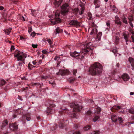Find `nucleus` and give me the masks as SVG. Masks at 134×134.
<instances>
[{"instance_id": "nucleus-1", "label": "nucleus", "mask_w": 134, "mask_h": 134, "mask_svg": "<svg viewBox=\"0 0 134 134\" xmlns=\"http://www.w3.org/2000/svg\"><path fill=\"white\" fill-rule=\"evenodd\" d=\"M103 67L102 65L98 62H95L92 64L89 70L90 74L93 76L100 75L102 72Z\"/></svg>"}, {"instance_id": "nucleus-2", "label": "nucleus", "mask_w": 134, "mask_h": 134, "mask_svg": "<svg viewBox=\"0 0 134 134\" xmlns=\"http://www.w3.org/2000/svg\"><path fill=\"white\" fill-rule=\"evenodd\" d=\"M14 57H16L17 59V61H23L26 57V54L23 52L19 51L16 54L14 55Z\"/></svg>"}, {"instance_id": "nucleus-3", "label": "nucleus", "mask_w": 134, "mask_h": 134, "mask_svg": "<svg viewBox=\"0 0 134 134\" xmlns=\"http://www.w3.org/2000/svg\"><path fill=\"white\" fill-rule=\"evenodd\" d=\"M61 13L63 15H65L69 12V5L67 3L63 4L60 7Z\"/></svg>"}, {"instance_id": "nucleus-4", "label": "nucleus", "mask_w": 134, "mask_h": 134, "mask_svg": "<svg viewBox=\"0 0 134 134\" xmlns=\"http://www.w3.org/2000/svg\"><path fill=\"white\" fill-rule=\"evenodd\" d=\"M92 43L89 42L84 45L85 48L82 50V54L87 55L88 52L92 49L91 48Z\"/></svg>"}, {"instance_id": "nucleus-5", "label": "nucleus", "mask_w": 134, "mask_h": 134, "mask_svg": "<svg viewBox=\"0 0 134 134\" xmlns=\"http://www.w3.org/2000/svg\"><path fill=\"white\" fill-rule=\"evenodd\" d=\"M71 108H73V111H79L81 109L82 107L76 102L71 103L70 104Z\"/></svg>"}, {"instance_id": "nucleus-6", "label": "nucleus", "mask_w": 134, "mask_h": 134, "mask_svg": "<svg viewBox=\"0 0 134 134\" xmlns=\"http://www.w3.org/2000/svg\"><path fill=\"white\" fill-rule=\"evenodd\" d=\"M82 51L80 53H78L76 51L74 52H71L70 53V55L74 57H76L77 56H79V58H84V56L86 54H82Z\"/></svg>"}, {"instance_id": "nucleus-7", "label": "nucleus", "mask_w": 134, "mask_h": 134, "mask_svg": "<svg viewBox=\"0 0 134 134\" xmlns=\"http://www.w3.org/2000/svg\"><path fill=\"white\" fill-rule=\"evenodd\" d=\"M70 25L76 27H79L81 26V23L75 20H71L69 23Z\"/></svg>"}, {"instance_id": "nucleus-8", "label": "nucleus", "mask_w": 134, "mask_h": 134, "mask_svg": "<svg viewBox=\"0 0 134 134\" xmlns=\"http://www.w3.org/2000/svg\"><path fill=\"white\" fill-rule=\"evenodd\" d=\"M51 22L52 24L53 25H55L59 23V11L58 10L55 13L54 19L52 20Z\"/></svg>"}, {"instance_id": "nucleus-9", "label": "nucleus", "mask_w": 134, "mask_h": 134, "mask_svg": "<svg viewBox=\"0 0 134 134\" xmlns=\"http://www.w3.org/2000/svg\"><path fill=\"white\" fill-rule=\"evenodd\" d=\"M67 124L68 123L66 120H62L60 121V124H59V127L62 128H63L67 126Z\"/></svg>"}, {"instance_id": "nucleus-10", "label": "nucleus", "mask_w": 134, "mask_h": 134, "mask_svg": "<svg viewBox=\"0 0 134 134\" xmlns=\"http://www.w3.org/2000/svg\"><path fill=\"white\" fill-rule=\"evenodd\" d=\"M69 71L68 70H59V75H64L66 74H68Z\"/></svg>"}, {"instance_id": "nucleus-11", "label": "nucleus", "mask_w": 134, "mask_h": 134, "mask_svg": "<svg viewBox=\"0 0 134 134\" xmlns=\"http://www.w3.org/2000/svg\"><path fill=\"white\" fill-rule=\"evenodd\" d=\"M94 4L95 6L96 9L98 8L100 6V2L99 0H94Z\"/></svg>"}, {"instance_id": "nucleus-12", "label": "nucleus", "mask_w": 134, "mask_h": 134, "mask_svg": "<svg viewBox=\"0 0 134 134\" xmlns=\"http://www.w3.org/2000/svg\"><path fill=\"white\" fill-rule=\"evenodd\" d=\"M122 79L124 81H127L130 79L129 76V75L127 74H124L121 76Z\"/></svg>"}, {"instance_id": "nucleus-13", "label": "nucleus", "mask_w": 134, "mask_h": 134, "mask_svg": "<svg viewBox=\"0 0 134 134\" xmlns=\"http://www.w3.org/2000/svg\"><path fill=\"white\" fill-rule=\"evenodd\" d=\"M128 18L129 20V23L132 28H133V26L132 23V21L133 20V16L132 15L129 16Z\"/></svg>"}, {"instance_id": "nucleus-14", "label": "nucleus", "mask_w": 134, "mask_h": 134, "mask_svg": "<svg viewBox=\"0 0 134 134\" xmlns=\"http://www.w3.org/2000/svg\"><path fill=\"white\" fill-rule=\"evenodd\" d=\"M129 61L130 63L132 66V69L133 70L134 69V59L132 58H129Z\"/></svg>"}, {"instance_id": "nucleus-15", "label": "nucleus", "mask_w": 134, "mask_h": 134, "mask_svg": "<svg viewBox=\"0 0 134 134\" xmlns=\"http://www.w3.org/2000/svg\"><path fill=\"white\" fill-rule=\"evenodd\" d=\"M10 127H12L13 128V129L14 130H17L18 128V125L16 124V123L13 124H10L9 125Z\"/></svg>"}, {"instance_id": "nucleus-16", "label": "nucleus", "mask_w": 134, "mask_h": 134, "mask_svg": "<svg viewBox=\"0 0 134 134\" xmlns=\"http://www.w3.org/2000/svg\"><path fill=\"white\" fill-rule=\"evenodd\" d=\"M115 22L116 24L118 25H121V22L119 17L116 16L115 17Z\"/></svg>"}, {"instance_id": "nucleus-17", "label": "nucleus", "mask_w": 134, "mask_h": 134, "mask_svg": "<svg viewBox=\"0 0 134 134\" xmlns=\"http://www.w3.org/2000/svg\"><path fill=\"white\" fill-rule=\"evenodd\" d=\"M111 118L113 121L116 122L117 120V119L115 115L113 114L111 116Z\"/></svg>"}, {"instance_id": "nucleus-18", "label": "nucleus", "mask_w": 134, "mask_h": 134, "mask_svg": "<svg viewBox=\"0 0 134 134\" xmlns=\"http://www.w3.org/2000/svg\"><path fill=\"white\" fill-rule=\"evenodd\" d=\"M97 32V29H94L92 28L91 32L90 33V34L91 35L92 34L95 35L96 34Z\"/></svg>"}, {"instance_id": "nucleus-19", "label": "nucleus", "mask_w": 134, "mask_h": 134, "mask_svg": "<svg viewBox=\"0 0 134 134\" xmlns=\"http://www.w3.org/2000/svg\"><path fill=\"white\" fill-rule=\"evenodd\" d=\"M12 29L11 27H10L8 29L5 30L4 32L5 34L6 35H9Z\"/></svg>"}, {"instance_id": "nucleus-20", "label": "nucleus", "mask_w": 134, "mask_h": 134, "mask_svg": "<svg viewBox=\"0 0 134 134\" xmlns=\"http://www.w3.org/2000/svg\"><path fill=\"white\" fill-rule=\"evenodd\" d=\"M110 8L114 12H116L118 11V9L114 5H110Z\"/></svg>"}, {"instance_id": "nucleus-21", "label": "nucleus", "mask_w": 134, "mask_h": 134, "mask_svg": "<svg viewBox=\"0 0 134 134\" xmlns=\"http://www.w3.org/2000/svg\"><path fill=\"white\" fill-rule=\"evenodd\" d=\"M119 37L118 36H115V40H114V43L115 44H118L119 41Z\"/></svg>"}, {"instance_id": "nucleus-22", "label": "nucleus", "mask_w": 134, "mask_h": 134, "mask_svg": "<svg viewBox=\"0 0 134 134\" xmlns=\"http://www.w3.org/2000/svg\"><path fill=\"white\" fill-rule=\"evenodd\" d=\"M102 35V33L101 32H99L97 34V39H98V40L99 41L100 40L101 37Z\"/></svg>"}, {"instance_id": "nucleus-23", "label": "nucleus", "mask_w": 134, "mask_h": 134, "mask_svg": "<svg viewBox=\"0 0 134 134\" xmlns=\"http://www.w3.org/2000/svg\"><path fill=\"white\" fill-rule=\"evenodd\" d=\"M59 33V28H57L55 31H54L53 34V36L54 37H55L57 34Z\"/></svg>"}, {"instance_id": "nucleus-24", "label": "nucleus", "mask_w": 134, "mask_h": 134, "mask_svg": "<svg viewBox=\"0 0 134 134\" xmlns=\"http://www.w3.org/2000/svg\"><path fill=\"white\" fill-rule=\"evenodd\" d=\"M100 118V116L99 115L96 116L93 119V121L94 122H96L98 121Z\"/></svg>"}, {"instance_id": "nucleus-25", "label": "nucleus", "mask_w": 134, "mask_h": 134, "mask_svg": "<svg viewBox=\"0 0 134 134\" xmlns=\"http://www.w3.org/2000/svg\"><path fill=\"white\" fill-rule=\"evenodd\" d=\"M122 21L123 22L126 24H128V22L125 16H123L122 18Z\"/></svg>"}, {"instance_id": "nucleus-26", "label": "nucleus", "mask_w": 134, "mask_h": 134, "mask_svg": "<svg viewBox=\"0 0 134 134\" xmlns=\"http://www.w3.org/2000/svg\"><path fill=\"white\" fill-rule=\"evenodd\" d=\"M54 3L56 8H58L59 7V0H55Z\"/></svg>"}, {"instance_id": "nucleus-27", "label": "nucleus", "mask_w": 134, "mask_h": 134, "mask_svg": "<svg viewBox=\"0 0 134 134\" xmlns=\"http://www.w3.org/2000/svg\"><path fill=\"white\" fill-rule=\"evenodd\" d=\"M101 111V109L99 107L97 108L96 109L95 111V113H96L97 114H99Z\"/></svg>"}, {"instance_id": "nucleus-28", "label": "nucleus", "mask_w": 134, "mask_h": 134, "mask_svg": "<svg viewBox=\"0 0 134 134\" xmlns=\"http://www.w3.org/2000/svg\"><path fill=\"white\" fill-rule=\"evenodd\" d=\"M87 19L89 20L92 19V15L91 13H88L87 14Z\"/></svg>"}, {"instance_id": "nucleus-29", "label": "nucleus", "mask_w": 134, "mask_h": 134, "mask_svg": "<svg viewBox=\"0 0 134 134\" xmlns=\"http://www.w3.org/2000/svg\"><path fill=\"white\" fill-rule=\"evenodd\" d=\"M91 128V126L90 125H87L84 128V130L87 131Z\"/></svg>"}, {"instance_id": "nucleus-30", "label": "nucleus", "mask_w": 134, "mask_h": 134, "mask_svg": "<svg viewBox=\"0 0 134 134\" xmlns=\"http://www.w3.org/2000/svg\"><path fill=\"white\" fill-rule=\"evenodd\" d=\"M8 124V122L7 120H5L4 121L3 123V125L2 127L5 126L6 125Z\"/></svg>"}, {"instance_id": "nucleus-31", "label": "nucleus", "mask_w": 134, "mask_h": 134, "mask_svg": "<svg viewBox=\"0 0 134 134\" xmlns=\"http://www.w3.org/2000/svg\"><path fill=\"white\" fill-rule=\"evenodd\" d=\"M123 36L126 42H127L128 41V36L125 34H124L123 35Z\"/></svg>"}, {"instance_id": "nucleus-32", "label": "nucleus", "mask_w": 134, "mask_h": 134, "mask_svg": "<svg viewBox=\"0 0 134 134\" xmlns=\"http://www.w3.org/2000/svg\"><path fill=\"white\" fill-rule=\"evenodd\" d=\"M28 66L29 69H31L35 67V66L32 65V64H31L30 63H29L28 65Z\"/></svg>"}, {"instance_id": "nucleus-33", "label": "nucleus", "mask_w": 134, "mask_h": 134, "mask_svg": "<svg viewBox=\"0 0 134 134\" xmlns=\"http://www.w3.org/2000/svg\"><path fill=\"white\" fill-rule=\"evenodd\" d=\"M91 26L92 27V28L97 29V27L96 24H95L94 22L92 23Z\"/></svg>"}, {"instance_id": "nucleus-34", "label": "nucleus", "mask_w": 134, "mask_h": 134, "mask_svg": "<svg viewBox=\"0 0 134 134\" xmlns=\"http://www.w3.org/2000/svg\"><path fill=\"white\" fill-rule=\"evenodd\" d=\"M113 108L114 109L118 110L121 109V108L119 106H114L113 107Z\"/></svg>"}, {"instance_id": "nucleus-35", "label": "nucleus", "mask_w": 134, "mask_h": 134, "mask_svg": "<svg viewBox=\"0 0 134 134\" xmlns=\"http://www.w3.org/2000/svg\"><path fill=\"white\" fill-rule=\"evenodd\" d=\"M100 132L99 131H94L91 133V134H99Z\"/></svg>"}, {"instance_id": "nucleus-36", "label": "nucleus", "mask_w": 134, "mask_h": 134, "mask_svg": "<svg viewBox=\"0 0 134 134\" xmlns=\"http://www.w3.org/2000/svg\"><path fill=\"white\" fill-rule=\"evenodd\" d=\"M118 120L120 124H122L123 123V120L121 117H119L118 118Z\"/></svg>"}, {"instance_id": "nucleus-37", "label": "nucleus", "mask_w": 134, "mask_h": 134, "mask_svg": "<svg viewBox=\"0 0 134 134\" xmlns=\"http://www.w3.org/2000/svg\"><path fill=\"white\" fill-rule=\"evenodd\" d=\"M36 35V33L34 32H33L31 33L30 36L32 37H34Z\"/></svg>"}, {"instance_id": "nucleus-38", "label": "nucleus", "mask_w": 134, "mask_h": 134, "mask_svg": "<svg viewBox=\"0 0 134 134\" xmlns=\"http://www.w3.org/2000/svg\"><path fill=\"white\" fill-rule=\"evenodd\" d=\"M6 81L4 80H1V84L2 85H3L6 83Z\"/></svg>"}, {"instance_id": "nucleus-39", "label": "nucleus", "mask_w": 134, "mask_h": 134, "mask_svg": "<svg viewBox=\"0 0 134 134\" xmlns=\"http://www.w3.org/2000/svg\"><path fill=\"white\" fill-rule=\"evenodd\" d=\"M47 41L50 45H51L52 44V42L50 39H48Z\"/></svg>"}, {"instance_id": "nucleus-40", "label": "nucleus", "mask_w": 134, "mask_h": 134, "mask_svg": "<svg viewBox=\"0 0 134 134\" xmlns=\"http://www.w3.org/2000/svg\"><path fill=\"white\" fill-rule=\"evenodd\" d=\"M75 80V79H69L68 81L70 83H72Z\"/></svg>"}, {"instance_id": "nucleus-41", "label": "nucleus", "mask_w": 134, "mask_h": 134, "mask_svg": "<svg viewBox=\"0 0 134 134\" xmlns=\"http://www.w3.org/2000/svg\"><path fill=\"white\" fill-rule=\"evenodd\" d=\"M112 52L114 54H116L117 52V50L116 49H114L113 50Z\"/></svg>"}, {"instance_id": "nucleus-42", "label": "nucleus", "mask_w": 134, "mask_h": 134, "mask_svg": "<svg viewBox=\"0 0 134 134\" xmlns=\"http://www.w3.org/2000/svg\"><path fill=\"white\" fill-rule=\"evenodd\" d=\"M106 25L109 28L110 27V23L109 21H107L106 22Z\"/></svg>"}, {"instance_id": "nucleus-43", "label": "nucleus", "mask_w": 134, "mask_h": 134, "mask_svg": "<svg viewBox=\"0 0 134 134\" xmlns=\"http://www.w3.org/2000/svg\"><path fill=\"white\" fill-rule=\"evenodd\" d=\"M36 11L35 10H31V12L32 13V15L33 16H35V13H34V12Z\"/></svg>"}, {"instance_id": "nucleus-44", "label": "nucleus", "mask_w": 134, "mask_h": 134, "mask_svg": "<svg viewBox=\"0 0 134 134\" xmlns=\"http://www.w3.org/2000/svg\"><path fill=\"white\" fill-rule=\"evenodd\" d=\"M91 113V111L89 110L86 113V115H90Z\"/></svg>"}, {"instance_id": "nucleus-45", "label": "nucleus", "mask_w": 134, "mask_h": 134, "mask_svg": "<svg viewBox=\"0 0 134 134\" xmlns=\"http://www.w3.org/2000/svg\"><path fill=\"white\" fill-rule=\"evenodd\" d=\"M28 32L29 33L31 32L32 31V28L31 27H29L28 28Z\"/></svg>"}, {"instance_id": "nucleus-46", "label": "nucleus", "mask_w": 134, "mask_h": 134, "mask_svg": "<svg viewBox=\"0 0 134 134\" xmlns=\"http://www.w3.org/2000/svg\"><path fill=\"white\" fill-rule=\"evenodd\" d=\"M73 134H81V133L79 131H74Z\"/></svg>"}, {"instance_id": "nucleus-47", "label": "nucleus", "mask_w": 134, "mask_h": 134, "mask_svg": "<svg viewBox=\"0 0 134 134\" xmlns=\"http://www.w3.org/2000/svg\"><path fill=\"white\" fill-rule=\"evenodd\" d=\"M42 52L43 54H47V51L46 50H44L42 51Z\"/></svg>"}, {"instance_id": "nucleus-48", "label": "nucleus", "mask_w": 134, "mask_h": 134, "mask_svg": "<svg viewBox=\"0 0 134 134\" xmlns=\"http://www.w3.org/2000/svg\"><path fill=\"white\" fill-rule=\"evenodd\" d=\"M32 46L33 47V48H35L37 47V44H32Z\"/></svg>"}, {"instance_id": "nucleus-49", "label": "nucleus", "mask_w": 134, "mask_h": 134, "mask_svg": "<svg viewBox=\"0 0 134 134\" xmlns=\"http://www.w3.org/2000/svg\"><path fill=\"white\" fill-rule=\"evenodd\" d=\"M77 70H74L73 71V74L74 75H75L77 73Z\"/></svg>"}, {"instance_id": "nucleus-50", "label": "nucleus", "mask_w": 134, "mask_h": 134, "mask_svg": "<svg viewBox=\"0 0 134 134\" xmlns=\"http://www.w3.org/2000/svg\"><path fill=\"white\" fill-rule=\"evenodd\" d=\"M84 10V9L83 8H82V10H81V12L80 13V14L81 15L83 13Z\"/></svg>"}, {"instance_id": "nucleus-51", "label": "nucleus", "mask_w": 134, "mask_h": 134, "mask_svg": "<svg viewBox=\"0 0 134 134\" xmlns=\"http://www.w3.org/2000/svg\"><path fill=\"white\" fill-rule=\"evenodd\" d=\"M31 120V118L30 116L26 117V120L27 121H29Z\"/></svg>"}, {"instance_id": "nucleus-52", "label": "nucleus", "mask_w": 134, "mask_h": 134, "mask_svg": "<svg viewBox=\"0 0 134 134\" xmlns=\"http://www.w3.org/2000/svg\"><path fill=\"white\" fill-rule=\"evenodd\" d=\"M21 20L24 21H25V17L23 16H22L21 17Z\"/></svg>"}, {"instance_id": "nucleus-53", "label": "nucleus", "mask_w": 134, "mask_h": 134, "mask_svg": "<svg viewBox=\"0 0 134 134\" xmlns=\"http://www.w3.org/2000/svg\"><path fill=\"white\" fill-rule=\"evenodd\" d=\"M74 126L75 129H76L78 127L77 125L76 124H74Z\"/></svg>"}, {"instance_id": "nucleus-54", "label": "nucleus", "mask_w": 134, "mask_h": 134, "mask_svg": "<svg viewBox=\"0 0 134 134\" xmlns=\"http://www.w3.org/2000/svg\"><path fill=\"white\" fill-rule=\"evenodd\" d=\"M15 49L14 46H12L11 47V51H13Z\"/></svg>"}, {"instance_id": "nucleus-55", "label": "nucleus", "mask_w": 134, "mask_h": 134, "mask_svg": "<svg viewBox=\"0 0 134 134\" xmlns=\"http://www.w3.org/2000/svg\"><path fill=\"white\" fill-rule=\"evenodd\" d=\"M51 109L50 108H49V109L47 111V113H51Z\"/></svg>"}, {"instance_id": "nucleus-56", "label": "nucleus", "mask_w": 134, "mask_h": 134, "mask_svg": "<svg viewBox=\"0 0 134 134\" xmlns=\"http://www.w3.org/2000/svg\"><path fill=\"white\" fill-rule=\"evenodd\" d=\"M18 99L22 101L23 100L22 98L20 97L19 96V97L18 98Z\"/></svg>"}, {"instance_id": "nucleus-57", "label": "nucleus", "mask_w": 134, "mask_h": 134, "mask_svg": "<svg viewBox=\"0 0 134 134\" xmlns=\"http://www.w3.org/2000/svg\"><path fill=\"white\" fill-rule=\"evenodd\" d=\"M4 8L3 6H0V10H2Z\"/></svg>"}, {"instance_id": "nucleus-58", "label": "nucleus", "mask_w": 134, "mask_h": 134, "mask_svg": "<svg viewBox=\"0 0 134 134\" xmlns=\"http://www.w3.org/2000/svg\"><path fill=\"white\" fill-rule=\"evenodd\" d=\"M131 37L132 40H134V35H132L131 36Z\"/></svg>"}, {"instance_id": "nucleus-59", "label": "nucleus", "mask_w": 134, "mask_h": 134, "mask_svg": "<svg viewBox=\"0 0 134 134\" xmlns=\"http://www.w3.org/2000/svg\"><path fill=\"white\" fill-rule=\"evenodd\" d=\"M63 32V30L61 29H59V33H61Z\"/></svg>"}, {"instance_id": "nucleus-60", "label": "nucleus", "mask_w": 134, "mask_h": 134, "mask_svg": "<svg viewBox=\"0 0 134 134\" xmlns=\"http://www.w3.org/2000/svg\"><path fill=\"white\" fill-rule=\"evenodd\" d=\"M120 66V64L119 63H118L116 64V66L118 68H119Z\"/></svg>"}, {"instance_id": "nucleus-61", "label": "nucleus", "mask_w": 134, "mask_h": 134, "mask_svg": "<svg viewBox=\"0 0 134 134\" xmlns=\"http://www.w3.org/2000/svg\"><path fill=\"white\" fill-rule=\"evenodd\" d=\"M32 63L33 64H34V65H35L36 64V62L35 61H33Z\"/></svg>"}, {"instance_id": "nucleus-62", "label": "nucleus", "mask_w": 134, "mask_h": 134, "mask_svg": "<svg viewBox=\"0 0 134 134\" xmlns=\"http://www.w3.org/2000/svg\"><path fill=\"white\" fill-rule=\"evenodd\" d=\"M130 94L131 95H133L134 94V92H130Z\"/></svg>"}, {"instance_id": "nucleus-63", "label": "nucleus", "mask_w": 134, "mask_h": 134, "mask_svg": "<svg viewBox=\"0 0 134 134\" xmlns=\"http://www.w3.org/2000/svg\"><path fill=\"white\" fill-rule=\"evenodd\" d=\"M96 16H98V17H99L100 16H101V14H100V15H98V14H96Z\"/></svg>"}, {"instance_id": "nucleus-64", "label": "nucleus", "mask_w": 134, "mask_h": 134, "mask_svg": "<svg viewBox=\"0 0 134 134\" xmlns=\"http://www.w3.org/2000/svg\"><path fill=\"white\" fill-rule=\"evenodd\" d=\"M131 33L133 35H134V31H131Z\"/></svg>"}]
</instances>
